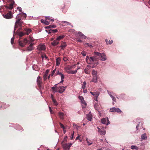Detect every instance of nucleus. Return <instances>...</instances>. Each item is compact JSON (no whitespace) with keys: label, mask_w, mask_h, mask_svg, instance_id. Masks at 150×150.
<instances>
[{"label":"nucleus","mask_w":150,"mask_h":150,"mask_svg":"<svg viewBox=\"0 0 150 150\" xmlns=\"http://www.w3.org/2000/svg\"><path fill=\"white\" fill-rule=\"evenodd\" d=\"M26 17V15L23 13H19L18 14L16 17V21L14 26L15 32L16 28L19 27H21L23 24V22L22 21L23 20H25Z\"/></svg>","instance_id":"1"},{"label":"nucleus","mask_w":150,"mask_h":150,"mask_svg":"<svg viewBox=\"0 0 150 150\" xmlns=\"http://www.w3.org/2000/svg\"><path fill=\"white\" fill-rule=\"evenodd\" d=\"M86 61L88 64H93L94 66H96L98 64V59L96 56L89 57L87 56Z\"/></svg>","instance_id":"2"},{"label":"nucleus","mask_w":150,"mask_h":150,"mask_svg":"<svg viewBox=\"0 0 150 150\" xmlns=\"http://www.w3.org/2000/svg\"><path fill=\"white\" fill-rule=\"evenodd\" d=\"M8 3H10L9 4H8L5 6V7L8 9H12L13 7V5L14 4V2L13 0H6Z\"/></svg>","instance_id":"3"},{"label":"nucleus","mask_w":150,"mask_h":150,"mask_svg":"<svg viewBox=\"0 0 150 150\" xmlns=\"http://www.w3.org/2000/svg\"><path fill=\"white\" fill-rule=\"evenodd\" d=\"M72 68L71 66H68L65 67L64 69L67 72L68 74H75L76 73L77 70L79 69V68L77 70L75 71L71 70L72 69Z\"/></svg>","instance_id":"4"},{"label":"nucleus","mask_w":150,"mask_h":150,"mask_svg":"<svg viewBox=\"0 0 150 150\" xmlns=\"http://www.w3.org/2000/svg\"><path fill=\"white\" fill-rule=\"evenodd\" d=\"M94 54L95 55L98 56L101 60L104 61L107 59L106 56L104 53L101 54L98 52H95Z\"/></svg>","instance_id":"5"},{"label":"nucleus","mask_w":150,"mask_h":150,"mask_svg":"<svg viewBox=\"0 0 150 150\" xmlns=\"http://www.w3.org/2000/svg\"><path fill=\"white\" fill-rule=\"evenodd\" d=\"M42 79L39 76L38 77L37 79V84L40 90L43 89L44 87L42 85Z\"/></svg>","instance_id":"6"},{"label":"nucleus","mask_w":150,"mask_h":150,"mask_svg":"<svg viewBox=\"0 0 150 150\" xmlns=\"http://www.w3.org/2000/svg\"><path fill=\"white\" fill-rule=\"evenodd\" d=\"M3 16L4 18L7 19H11L13 17V16L11 11H9L6 14H3Z\"/></svg>","instance_id":"7"},{"label":"nucleus","mask_w":150,"mask_h":150,"mask_svg":"<svg viewBox=\"0 0 150 150\" xmlns=\"http://www.w3.org/2000/svg\"><path fill=\"white\" fill-rule=\"evenodd\" d=\"M28 42V41L26 38H24L23 41L20 40H18L19 45L22 47H23Z\"/></svg>","instance_id":"8"},{"label":"nucleus","mask_w":150,"mask_h":150,"mask_svg":"<svg viewBox=\"0 0 150 150\" xmlns=\"http://www.w3.org/2000/svg\"><path fill=\"white\" fill-rule=\"evenodd\" d=\"M72 144L71 143L69 144H62L63 148L64 150H69Z\"/></svg>","instance_id":"9"},{"label":"nucleus","mask_w":150,"mask_h":150,"mask_svg":"<svg viewBox=\"0 0 150 150\" xmlns=\"http://www.w3.org/2000/svg\"><path fill=\"white\" fill-rule=\"evenodd\" d=\"M101 122L102 123L106 125H108L109 124V121L108 118H103L101 119Z\"/></svg>","instance_id":"10"},{"label":"nucleus","mask_w":150,"mask_h":150,"mask_svg":"<svg viewBox=\"0 0 150 150\" xmlns=\"http://www.w3.org/2000/svg\"><path fill=\"white\" fill-rule=\"evenodd\" d=\"M110 111L112 112H121V111L118 108L113 107L110 109Z\"/></svg>","instance_id":"11"},{"label":"nucleus","mask_w":150,"mask_h":150,"mask_svg":"<svg viewBox=\"0 0 150 150\" xmlns=\"http://www.w3.org/2000/svg\"><path fill=\"white\" fill-rule=\"evenodd\" d=\"M66 87V86L64 87L63 86H60L58 87V89H59V90L57 91V92L60 93H62L65 90Z\"/></svg>","instance_id":"12"},{"label":"nucleus","mask_w":150,"mask_h":150,"mask_svg":"<svg viewBox=\"0 0 150 150\" xmlns=\"http://www.w3.org/2000/svg\"><path fill=\"white\" fill-rule=\"evenodd\" d=\"M97 128L98 129V132L99 133L100 135H103L105 134L106 133L105 130L101 129L98 127Z\"/></svg>","instance_id":"13"},{"label":"nucleus","mask_w":150,"mask_h":150,"mask_svg":"<svg viewBox=\"0 0 150 150\" xmlns=\"http://www.w3.org/2000/svg\"><path fill=\"white\" fill-rule=\"evenodd\" d=\"M38 49L39 50H44L45 49V47L44 45H40L38 46Z\"/></svg>","instance_id":"14"},{"label":"nucleus","mask_w":150,"mask_h":150,"mask_svg":"<svg viewBox=\"0 0 150 150\" xmlns=\"http://www.w3.org/2000/svg\"><path fill=\"white\" fill-rule=\"evenodd\" d=\"M49 72V70L47 69L46 71L45 74L43 76V79L44 81H45L47 79V76Z\"/></svg>","instance_id":"15"},{"label":"nucleus","mask_w":150,"mask_h":150,"mask_svg":"<svg viewBox=\"0 0 150 150\" xmlns=\"http://www.w3.org/2000/svg\"><path fill=\"white\" fill-rule=\"evenodd\" d=\"M98 77L97 76H93V79L91 81L92 82L96 83L98 82L97 79Z\"/></svg>","instance_id":"16"},{"label":"nucleus","mask_w":150,"mask_h":150,"mask_svg":"<svg viewBox=\"0 0 150 150\" xmlns=\"http://www.w3.org/2000/svg\"><path fill=\"white\" fill-rule=\"evenodd\" d=\"M67 45L65 42H62L61 44L60 47H61V49L64 50L67 46Z\"/></svg>","instance_id":"17"},{"label":"nucleus","mask_w":150,"mask_h":150,"mask_svg":"<svg viewBox=\"0 0 150 150\" xmlns=\"http://www.w3.org/2000/svg\"><path fill=\"white\" fill-rule=\"evenodd\" d=\"M34 43H31L30 45L27 47V50L28 51H30L33 50L34 49L33 45Z\"/></svg>","instance_id":"18"},{"label":"nucleus","mask_w":150,"mask_h":150,"mask_svg":"<svg viewBox=\"0 0 150 150\" xmlns=\"http://www.w3.org/2000/svg\"><path fill=\"white\" fill-rule=\"evenodd\" d=\"M24 32L25 34L28 35L31 32V30L29 28L25 29Z\"/></svg>","instance_id":"19"},{"label":"nucleus","mask_w":150,"mask_h":150,"mask_svg":"<svg viewBox=\"0 0 150 150\" xmlns=\"http://www.w3.org/2000/svg\"><path fill=\"white\" fill-rule=\"evenodd\" d=\"M59 41L56 39V40L53 41V42L51 43V44L52 45L55 46L57 45L59 43Z\"/></svg>","instance_id":"20"},{"label":"nucleus","mask_w":150,"mask_h":150,"mask_svg":"<svg viewBox=\"0 0 150 150\" xmlns=\"http://www.w3.org/2000/svg\"><path fill=\"white\" fill-rule=\"evenodd\" d=\"M84 71L86 74H89L90 73V70L88 68H86L84 70Z\"/></svg>","instance_id":"21"},{"label":"nucleus","mask_w":150,"mask_h":150,"mask_svg":"<svg viewBox=\"0 0 150 150\" xmlns=\"http://www.w3.org/2000/svg\"><path fill=\"white\" fill-rule=\"evenodd\" d=\"M58 31L57 29H50L49 30L48 33H56Z\"/></svg>","instance_id":"22"},{"label":"nucleus","mask_w":150,"mask_h":150,"mask_svg":"<svg viewBox=\"0 0 150 150\" xmlns=\"http://www.w3.org/2000/svg\"><path fill=\"white\" fill-rule=\"evenodd\" d=\"M56 65H59L60 63L61 59L60 57L57 58L56 60Z\"/></svg>","instance_id":"23"},{"label":"nucleus","mask_w":150,"mask_h":150,"mask_svg":"<svg viewBox=\"0 0 150 150\" xmlns=\"http://www.w3.org/2000/svg\"><path fill=\"white\" fill-rule=\"evenodd\" d=\"M100 92L99 91H97L93 92V96L95 97H98L100 94Z\"/></svg>","instance_id":"24"},{"label":"nucleus","mask_w":150,"mask_h":150,"mask_svg":"<svg viewBox=\"0 0 150 150\" xmlns=\"http://www.w3.org/2000/svg\"><path fill=\"white\" fill-rule=\"evenodd\" d=\"M108 93L110 96V97L112 98V100L113 101H115V99L114 96H113L112 94V93L111 92H108Z\"/></svg>","instance_id":"25"},{"label":"nucleus","mask_w":150,"mask_h":150,"mask_svg":"<svg viewBox=\"0 0 150 150\" xmlns=\"http://www.w3.org/2000/svg\"><path fill=\"white\" fill-rule=\"evenodd\" d=\"M59 116L60 119H64V114L62 112H59Z\"/></svg>","instance_id":"26"},{"label":"nucleus","mask_w":150,"mask_h":150,"mask_svg":"<svg viewBox=\"0 0 150 150\" xmlns=\"http://www.w3.org/2000/svg\"><path fill=\"white\" fill-rule=\"evenodd\" d=\"M86 141L88 145H91L93 143L92 141L88 139V138L86 139Z\"/></svg>","instance_id":"27"},{"label":"nucleus","mask_w":150,"mask_h":150,"mask_svg":"<svg viewBox=\"0 0 150 150\" xmlns=\"http://www.w3.org/2000/svg\"><path fill=\"white\" fill-rule=\"evenodd\" d=\"M65 37V36L64 35H60L59 36H58L57 38V40L58 41L62 39H63L64 37Z\"/></svg>","instance_id":"28"},{"label":"nucleus","mask_w":150,"mask_h":150,"mask_svg":"<svg viewBox=\"0 0 150 150\" xmlns=\"http://www.w3.org/2000/svg\"><path fill=\"white\" fill-rule=\"evenodd\" d=\"M141 137L142 139H147V136L146 134H142Z\"/></svg>","instance_id":"29"},{"label":"nucleus","mask_w":150,"mask_h":150,"mask_svg":"<svg viewBox=\"0 0 150 150\" xmlns=\"http://www.w3.org/2000/svg\"><path fill=\"white\" fill-rule=\"evenodd\" d=\"M97 72L94 70H93L92 71V75L93 76H97Z\"/></svg>","instance_id":"30"},{"label":"nucleus","mask_w":150,"mask_h":150,"mask_svg":"<svg viewBox=\"0 0 150 150\" xmlns=\"http://www.w3.org/2000/svg\"><path fill=\"white\" fill-rule=\"evenodd\" d=\"M86 83L85 81H84L82 85V88L84 90L85 88L86 87Z\"/></svg>","instance_id":"31"},{"label":"nucleus","mask_w":150,"mask_h":150,"mask_svg":"<svg viewBox=\"0 0 150 150\" xmlns=\"http://www.w3.org/2000/svg\"><path fill=\"white\" fill-rule=\"evenodd\" d=\"M25 34L24 32L23 33L21 32H19L18 33V35L20 37H21L22 36H23Z\"/></svg>","instance_id":"32"},{"label":"nucleus","mask_w":150,"mask_h":150,"mask_svg":"<svg viewBox=\"0 0 150 150\" xmlns=\"http://www.w3.org/2000/svg\"><path fill=\"white\" fill-rule=\"evenodd\" d=\"M131 148L132 149H135L136 150H138V148L136 146L132 145L131 146Z\"/></svg>","instance_id":"33"},{"label":"nucleus","mask_w":150,"mask_h":150,"mask_svg":"<svg viewBox=\"0 0 150 150\" xmlns=\"http://www.w3.org/2000/svg\"><path fill=\"white\" fill-rule=\"evenodd\" d=\"M61 81L60 83H62L64 81V75L63 74H62L61 75Z\"/></svg>","instance_id":"34"},{"label":"nucleus","mask_w":150,"mask_h":150,"mask_svg":"<svg viewBox=\"0 0 150 150\" xmlns=\"http://www.w3.org/2000/svg\"><path fill=\"white\" fill-rule=\"evenodd\" d=\"M45 19L47 20L50 21V19H51V21L53 22L54 21V19H51L49 17H45Z\"/></svg>","instance_id":"35"},{"label":"nucleus","mask_w":150,"mask_h":150,"mask_svg":"<svg viewBox=\"0 0 150 150\" xmlns=\"http://www.w3.org/2000/svg\"><path fill=\"white\" fill-rule=\"evenodd\" d=\"M52 89L53 91L54 92H57V91L58 89V88H57L55 87H52Z\"/></svg>","instance_id":"36"},{"label":"nucleus","mask_w":150,"mask_h":150,"mask_svg":"<svg viewBox=\"0 0 150 150\" xmlns=\"http://www.w3.org/2000/svg\"><path fill=\"white\" fill-rule=\"evenodd\" d=\"M56 27V26L55 25H49V26L47 27L46 28H55Z\"/></svg>","instance_id":"37"},{"label":"nucleus","mask_w":150,"mask_h":150,"mask_svg":"<svg viewBox=\"0 0 150 150\" xmlns=\"http://www.w3.org/2000/svg\"><path fill=\"white\" fill-rule=\"evenodd\" d=\"M87 119L89 120V121H91L92 118L91 116V115H87Z\"/></svg>","instance_id":"38"},{"label":"nucleus","mask_w":150,"mask_h":150,"mask_svg":"<svg viewBox=\"0 0 150 150\" xmlns=\"http://www.w3.org/2000/svg\"><path fill=\"white\" fill-rule=\"evenodd\" d=\"M52 100L55 105H58L57 102L54 98H52Z\"/></svg>","instance_id":"39"},{"label":"nucleus","mask_w":150,"mask_h":150,"mask_svg":"<svg viewBox=\"0 0 150 150\" xmlns=\"http://www.w3.org/2000/svg\"><path fill=\"white\" fill-rule=\"evenodd\" d=\"M79 98L80 100H81V101H83H83L85 102V101L84 100V98L82 96H79Z\"/></svg>","instance_id":"40"},{"label":"nucleus","mask_w":150,"mask_h":150,"mask_svg":"<svg viewBox=\"0 0 150 150\" xmlns=\"http://www.w3.org/2000/svg\"><path fill=\"white\" fill-rule=\"evenodd\" d=\"M62 23L63 24V23H66L67 25H70L71 23L68 22H67V21H63L62 22Z\"/></svg>","instance_id":"41"},{"label":"nucleus","mask_w":150,"mask_h":150,"mask_svg":"<svg viewBox=\"0 0 150 150\" xmlns=\"http://www.w3.org/2000/svg\"><path fill=\"white\" fill-rule=\"evenodd\" d=\"M81 53L82 55L83 56H85L86 55V52L84 51H82L81 52Z\"/></svg>","instance_id":"42"},{"label":"nucleus","mask_w":150,"mask_h":150,"mask_svg":"<svg viewBox=\"0 0 150 150\" xmlns=\"http://www.w3.org/2000/svg\"><path fill=\"white\" fill-rule=\"evenodd\" d=\"M62 74V73L59 72V71H58L55 74V75H61Z\"/></svg>","instance_id":"43"},{"label":"nucleus","mask_w":150,"mask_h":150,"mask_svg":"<svg viewBox=\"0 0 150 150\" xmlns=\"http://www.w3.org/2000/svg\"><path fill=\"white\" fill-rule=\"evenodd\" d=\"M78 34L79 35V38H80L82 37V36L83 35V34H82L81 32H79L78 33Z\"/></svg>","instance_id":"44"},{"label":"nucleus","mask_w":150,"mask_h":150,"mask_svg":"<svg viewBox=\"0 0 150 150\" xmlns=\"http://www.w3.org/2000/svg\"><path fill=\"white\" fill-rule=\"evenodd\" d=\"M59 125L60 126V127L61 128H62L63 130H64V129H65V127H64V125L62 124L61 123H59Z\"/></svg>","instance_id":"45"},{"label":"nucleus","mask_w":150,"mask_h":150,"mask_svg":"<svg viewBox=\"0 0 150 150\" xmlns=\"http://www.w3.org/2000/svg\"><path fill=\"white\" fill-rule=\"evenodd\" d=\"M14 40V37H13L11 38V43L12 44H13Z\"/></svg>","instance_id":"46"},{"label":"nucleus","mask_w":150,"mask_h":150,"mask_svg":"<svg viewBox=\"0 0 150 150\" xmlns=\"http://www.w3.org/2000/svg\"><path fill=\"white\" fill-rule=\"evenodd\" d=\"M76 40L78 42H82V41L81 40H80L79 38H77Z\"/></svg>","instance_id":"47"},{"label":"nucleus","mask_w":150,"mask_h":150,"mask_svg":"<svg viewBox=\"0 0 150 150\" xmlns=\"http://www.w3.org/2000/svg\"><path fill=\"white\" fill-rule=\"evenodd\" d=\"M80 38L82 39H86V37L83 34Z\"/></svg>","instance_id":"48"},{"label":"nucleus","mask_w":150,"mask_h":150,"mask_svg":"<svg viewBox=\"0 0 150 150\" xmlns=\"http://www.w3.org/2000/svg\"><path fill=\"white\" fill-rule=\"evenodd\" d=\"M98 104H95L94 105V108H95V109L97 110H98Z\"/></svg>","instance_id":"49"},{"label":"nucleus","mask_w":150,"mask_h":150,"mask_svg":"<svg viewBox=\"0 0 150 150\" xmlns=\"http://www.w3.org/2000/svg\"><path fill=\"white\" fill-rule=\"evenodd\" d=\"M44 24H45V25H49L50 23L48 21H47V20H45Z\"/></svg>","instance_id":"50"},{"label":"nucleus","mask_w":150,"mask_h":150,"mask_svg":"<svg viewBox=\"0 0 150 150\" xmlns=\"http://www.w3.org/2000/svg\"><path fill=\"white\" fill-rule=\"evenodd\" d=\"M85 44L90 47H93L89 43H86Z\"/></svg>","instance_id":"51"},{"label":"nucleus","mask_w":150,"mask_h":150,"mask_svg":"<svg viewBox=\"0 0 150 150\" xmlns=\"http://www.w3.org/2000/svg\"><path fill=\"white\" fill-rule=\"evenodd\" d=\"M113 42V40H110L108 42V44H112Z\"/></svg>","instance_id":"52"},{"label":"nucleus","mask_w":150,"mask_h":150,"mask_svg":"<svg viewBox=\"0 0 150 150\" xmlns=\"http://www.w3.org/2000/svg\"><path fill=\"white\" fill-rule=\"evenodd\" d=\"M17 9L20 12H21L22 8L21 7H18L17 8Z\"/></svg>","instance_id":"53"},{"label":"nucleus","mask_w":150,"mask_h":150,"mask_svg":"<svg viewBox=\"0 0 150 150\" xmlns=\"http://www.w3.org/2000/svg\"><path fill=\"white\" fill-rule=\"evenodd\" d=\"M74 134V132H73V133L72 134H71L72 136L71 138V139H73Z\"/></svg>","instance_id":"54"},{"label":"nucleus","mask_w":150,"mask_h":150,"mask_svg":"<svg viewBox=\"0 0 150 150\" xmlns=\"http://www.w3.org/2000/svg\"><path fill=\"white\" fill-rule=\"evenodd\" d=\"M67 59L66 57H64L63 59V60L65 62L66 61H67Z\"/></svg>","instance_id":"55"},{"label":"nucleus","mask_w":150,"mask_h":150,"mask_svg":"<svg viewBox=\"0 0 150 150\" xmlns=\"http://www.w3.org/2000/svg\"><path fill=\"white\" fill-rule=\"evenodd\" d=\"M139 124H140V123H139V124L136 127V128L137 130L138 129V127H139Z\"/></svg>","instance_id":"56"},{"label":"nucleus","mask_w":150,"mask_h":150,"mask_svg":"<svg viewBox=\"0 0 150 150\" xmlns=\"http://www.w3.org/2000/svg\"><path fill=\"white\" fill-rule=\"evenodd\" d=\"M80 137V136H79V135L78 136L76 137V139H75V140H77V139H79V137Z\"/></svg>","instance_id":"57"},{"label":"nucleus","mask_w":150,"mask_h":150,"mask_svg":"<svg viewBox=\"0 0 150 150\" xmlns=\"http://www.w3.org/2000/svg\"><path fill=\"white\" fill-rule=\"evenodd\" d=\"M83 90V92L84 93H87V90L86 89H84V90Z\"/></svg>","instance_id":"58"},{"label":"nucleus","mask_w":150,"mask_h":150,"mask_svg":"<svg viewBox=\"0 0 150 150\" xmlns=\"http://www.w3.org/2000/svg\"><path fill=\"white\" fill-rule=\"evenodd\" d=\"M45 21V20H43V19H42L41 20V22L42 23H44Z\"/></svg>","instance_id":"59"},{"label":"nucleus","mask_w":150,"mask_h":150,"mask_svg":"<svg viewBox=\"0 0 150 150\" xmlns=\"http://www.w3.org/2000/svg\"><path fill=\"white\" fill-rule=\"evenodd\" d=\"M105 41L106 42L107 44V45L108 44V39H106L105 40Z\"/></svg>","instance_id":"60"},{"label":"nucleus","mask_w":150,"mask_h":150,"mask_svg":"<svg viewBox=\"0 0 150 150\" xmlns=\"http://www.w3.org/2000/svg\"><path fill=\"white\" fill-rule=\"evenodd\" d=\"M81 103H83V104H84L85 105V106H86V103H85V102H84V101H83H83H81Z\"/></svg>","instance_id":"61"},{"label":"nucleus","mask_w":150,"mask_h":150,"mask_svg":"<svg viewBox=\"0 0 150 150\" xmlns=\"http://www.w3.org/2000/svg\"><path fill=\"white\" fill-rule=\"evenodd\" d=\"M50 113H51V114H53L54 113V112L52 110H50Z\"/></svg>","instance_id":"62"},{"label":"nucleus","mask_w":150,"mask_h":150,"mask_svg":"<svg viewBox=\"0 0 150 150\" xmlns=\"http://www.w3.org/2000/svg\"><path fill=\"white\" fill-rule=\"evenodd\" d=\"M55 72V69L52 72V73L53 74H54Z\"/></svg>","instance_id":"63"},{"label":"nucleus","mask_w":150,"mask_h":150,"mask_svg":"<svg viewBox=\"0 0 150 150\" xmlns=\"http://www.w3.org/2000/svg\"><path fill=\"white\" fill-rule=\"evenodd\" d=\"M96 97V98L95 99V100H96V101H98V100H97V99H98V97Z\"/></svg>","instance_id":"64"}]
</instances>
